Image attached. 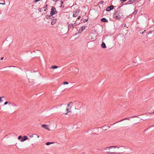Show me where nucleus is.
I'll return each instance as SVG.
<instances>
[{
  "label": "nucleus",
  "mask_w": 154,
  "mask_h": 154,
  "mask_svg": "<svg viewBox=\"0 0 154 154\" xmlns=\"http://www.w3.org/2000/svg\"><path fill=\"white\" fill-rule=\"evenodd\" d=\"M28 139L27 137L26 136H25L22 137V139L20 140L21 142H23L27 140Z\"/></svg>",
  "instance_id": "0eeeda50"
},
{
  "label": "nucleus",
  "mask_w": 154,
  "mask_h": 154,
  "mask_svg": "<svg viewBox=\"0 0 154 154\" xmlns=\"http://www.w3.org/2000/svg\"><path fill=\"white\" fill-rule=\"evenodd\" d=\"M57 11L55 8L54 6L52 7L51 9V11L50 13L51 15L52 16L54 14H57Z\"/></svg>",
  "instance_id": "7ed1b4c3"
},
{
  "label": "nucleus",
  "mask_w": 154,
  "mask_h": 154,
  "mask_svg": "<svg viewBox=\"0 0 154 154\" xmlns=\"http://www.w3.org/2000/svg\"><path fill=\"white\" fill-rule=\"evenodd\" d=\"M4 57H2L1 58V60H2L3 59Z\"/></svg>",
  "instance_id": "58836bf2"
},
{
  "label": "nucleus",
  "mask_w": 154,
  "mask_h": 154,
  "mask_svg": "<svg viewBox=\"0 0 154 154\" xmlns=\"http://www.w3.org/2000/svg\"><path fill=\"white\" fill-rule=\"evenodd\" d=\"M66 110L67 112H66V113H64V114L65 115L67 114L68 112H70L71 111V110L68 108H67L66 109Z\"/></svg>",
  "instance_id": "dca6fc26"
},
{
  "label": "nucleus",
  "mask_w": 154,
  "mask_h": 154,
  "mask_svg": "<svg viewBox=\"0 0 154 154\" xmlns=\"http://www.w3.org/2000/svg\"><path fill=\"white\" fill-rule=\"evenodd\" d=\"M3 97H0V100L2 99V98Z\"/></svg>",
  "instance_id": "79ce46f5"
},
{
  "label": "nucleus",
  "mask_w": 154,
  "mask_h": 154,
  "mask_svg": "<svg viewBox=\"0 0 154 154\" xmlns=\"http://www.w3.org/2000/svg\"><path fill=\"white\" fill-rule=\"evenodd\" d=\"M127 0H121L120 1L122 2V3L123 2H124L125 1H126Z\"/></svg>",
  "instance_id": "72a5a7b5"
},
{
  "label": "nucleus",
  "mask_w": 154,
  "mask_h": 154,
  "mask_svg": "<svg viewBox=\"0 0 154 154\" xmlns=\"http://www.w3.org/2000/svg\"><path fill=\"white\" fill-rule=\"evenodd\" d=\"M131 3H128V4H131Z\"/></svg>",
  "instance_id": "37998d69"
},
{
  "label": "nucleus",
  "mask_w": 154,
  "mask_h": 154,
  "mask_svg": "<svg viewBox=\"0 0 154 154\" xmlns=\"http://www.w3.org/2000/svg\"><path fill=\"white\" fill-rule=\"evenodd\" d=\"M131 117L132 118H134L135 117L139 118V117L138 116H131Z\"/></svg>",
  "instance_id": "393cba45"
},
{
  "label": "nucleus",
  "mask_w": 154,
  "mask_h": 154,
  "mask_svg": "<svg viewBox=\"0 0 154 154\" xmlns=\"http://www.w3.org/2000/svg\"><path fill=\"white\" fill-rule=\"evenodd\" d=\"M101 20L102 22H108V20L105 18H103L101 19Z\"/></svg>",
  "instance_id": "9d476101"
},
{
  "label": "nucleus",
  "mask_w": 154,
  "mask_h": 154,
  "mask_svg": "<svg viewBox=\"0 0 154 154\" xmlns=\"http://www.w3.org/2000/svg\"><path fill=\"white\" fill-rule=\"evenodd\" d=\"M51 15H47L45 16V18L46 19H51V20L52 19V18H53V17H51Z\"/></svg>",
  "instance_id": "9b49d317"
},
{
  "label": "nucleus",
  "mask_w": 154,
  "mask_h": 154,
  "mask_svg": "<svg viewBox=\"0 0 154 154\" xmlns=\"http://www.w3.org/2000/svg\"><path fill=\"white\" fill-rule=\"evenodd\" d=\"M140 33H143V32H140Z\"/></svg>",
  "instance_id": "a18cd8bd"
},
{
  "label": "nucleus",
  "mask_w": 154,
  "mask_h": 154,
  "mask_svg": "<svg viewBox=\"0 0 154 154\" xmlns=\"http://www.w3.org/2000/svg\"><path fill=\"white\" fill-rule=\"evenodd\" d=\"M88 19H84L83 20V21L84 22H87L88 21Z\"/></svg>",
  "instance_id": "412c9836"
},
{
  "label": "nucleus",
  "mask_w": 154,
  "mask_h": 154,
  "mask_svg": "<svg viewBox=\"0 0 154 154\" xmlns=\"http://www.w3.org/2000/svg\"><path fill=\"white\" fill-rule=\"evenodd\" d=\"M137 13V11H134L133 13V14L134 15H135L136 14V13Z\"/></svg>",
  "instance_id": "c85d7f7f"
},
{
  "label": "nucleus",
  "mask_w": 154,
  "mask_h": 154,
  "mask_svg": "<svg viewBox=\"0 0 154 154\" xmlns=\"http://www.w3.org/2000/svg\"><path fill=\"white\" fill-rule=\"evenodd\" d=\"M61 2V5L60 6V8H64V4H63V2L61 0H60Z\"/></svg>",
  "instance_id": "ddd939ff"
},
{
  "label": "nucleus",
  "mask_w": 154,
  "mask_h": 154,
  "mask_svg": "<svg viewBox=\"0 0 154 154\" xmlns=\"http://www.w3.org/2000/svg\"><path fill=\"white\" fill-rule=\"evenodd\" d=\"M125 25H126V24H124L122 25V27H125Z\"/></svg>",
  "instance_id": "e433bc0d"
},
{
  "label": "nucleus",
  "mask_w": 154,
  "mask_h": 154,
  "mask_svg": "<svg viewBox=\"0 0 154 154\" xmlns=\"http://www.w3.org/2000/svg\"><path fill=\"white\" fill-rule=\"evenodd\" d=\"M41 8L38 9V11H41Z\"/></svg>",
  "instance_id": "a19ab883"
},
{
  "label": "nucleus",
  "mask_w": 154,
  "mask_h": 154,
  "mask_svg": "<svg viewBox=\"0 0 154 154\" xmlns=\"http://www.w3.org/2000/svg\"><path fill=\"white\" fill-rule=\"evenodd\" d=\"M9 105V106H10V105L11 106H17V105H16L15 104H14V103H11V102H9L8 103Z\"/></svg>",
  "instance_id": "4468645a"
},
{
  "label": "nucleus",
  "mask_w": 154,
  "mask_h": 154,
  "mask_svg": "<svg viewBox=\"0 0 154 154\" xmlns=\"http://www.w3.org/2000/svg\"><path fill=\"white\" fill-rule=\"evenodd\" d=\"M134 0H130L129 1V2H131L132 3H133L134 2H135L136 1H134Z\"/></svg>",
  "instance_id": "a878e982"
},
{
  "label": "nucleus",
  "mask_w": 154,
  "mask_h": 154,
  "mask_svg": "<svg viewBox=\"0 0 154 154\" xmlns=\"http://www.w3.org/2000/svg\"><path fill=\"white\" fill-rule=\"evenodd\" d=\"M77 10H76L74 12L73 14V17H75L79 15V12L77 11Z\"/></svg>",
  "instance_id": "423d86ee"
},
{
  "label": "nucleus",
  "mask_w": 154,
  "mask_h": 154,
  "mask_svg": "<svg viewBox=\"0 0 154 154\" xmlns=\"http://www.w3.org/2000/svg\"><path fill=\"white\" fill-rule=\"evenodd\" d=\"M53 18V19H52V21L51 22V24L52 25H54L57 21V19H54V17Z\"/></svg>",
  "instance_id": "1a4fd4ad"
},
{
  "label": "nucleus",
  "mask_w": 154,
  "mask_h": 154,
  "mask_svg": "<svg viewBox=\"0 0 154 154\" xmlns=\"http://www.w3.org/2000/svg\"><path fill=\"white\" fill-rule=\"evenodd\" d=\"M47 5H46L45 6V7L44 8L45 9H47Z\"/></svg>",
  "instance_id": "f704fd0d"
},
{
  "label": "nucleus",
  "mask_w": 154,
  "mask_h": 154,
  "mask_svg": "<svg viewBox=\"0 0 154 154\" xmlns=\"http://www.w3.org/2000/svg\"><path fill=\"white\" fill-rule=\"evenodd\" d=\"M128 118H125V119H122V120H121L120 121H119V122H121V121H123V120H125L128 119Z\"/></svg>",
  "instance_id": "cd10ccee"
},
{
  "label": "nucleus",
  "mask_w": 154,
  "mask_h": 154,
  "mask_svg": "<svg viewBox=\"0 0 154 154\" xmlns=\"http://www.w3.org/2000/svg\"><path fill=\"white\" fill-rule=\"evenodd\" d=\"M137 0H134V1H136Z\"/></svg>",
  "instance_id": "c03bdc74"
},
{
  "label": "nucleus",
  "mask_w": 154,
  "mask_h": 154,
  "mask_svg": "<svg viewBox=\"0 0 154 154\" xmlns=\"http://www.w3.org/2000/svg\"><path fill=\"white\" fill-rule=\"evenodd\" d=\"M114 8V6L113 5H111L110 6L108 7L106 9V11H109Z\"/></svg>",
  "instance_id": "39448f33"
},
{
  "label": "nucleus",
  "mask_w": 154,
  "mask_h": 154,
  "mask_svg": "<svg viewBox=\"0 0 154 154\" xmlns=\"http://www.w3.org/2000/svg\"><path fill=\"white\" fill-rule=\"evenodd\" d=\"M29 137L31 138V137H33V135H29Z\"/></svg>",
  "instance_id": "4c0bfd02"
},
{
  "label": "nucleus",
  "mask_w": 154,
  "mask_h": 154,
  "mask_svg": "<svg viewBox=\"0 0 154 154\" xmlns=\"http://www.w3.org/2000/svg\"><path fill=\"white\" fill-rule=\"evenodd\" d=\"M40 0H35L34 2L35 3L37 2H38L39 1H40Z\"/></svg>",
  "instance_id": "c756f323"
},
{
  "label": "nucleus",
  "mask_w": 154,
  "mask_h": 154,
  "mask_svg": "<svg viewBox=\"0 0 154 154\" xmlns=\"http://www.w3.org/2000/svg\"><path fill=\"white\" fill-rule=\"evenodd\" d=\"M75 23L74 24L71 23L69 24L68 25V28L69 30L71 29L72 30L74 28V26H76V25H75Z\"/></svg>",
  "instance_id": "20e7f679"
},
{
  "label": "nucleus",
  "mask_w": 154,
  "mask_h": 154,
  "mask_svg": "<svg viewBox=\"0 0 154 154\" xmlns=\"http://www.w3.org/2000/svg\"><path fill=\"white\" fill-rule=\"evenodd\" d=\"M93 134H96V133H93Z\"/></svg>",
  "instance_id": "09e8293b"
},
{
  "label": "nucleus",
  "mask_w": 154,
  "mask_h": 154,
  "mask_svg": "<svg viewBox=\"0 0 154 154\" xmlns=\"http://www.w3.org/2000/svg\"><path fill=\"white\" fill-rule=\"evenodd\" d=\"M90 38H91V39L92 40H93L94 39V38L93 36L92 35L91 36Z\"/></svg>",
  "instance_id": "b1692460"
},
{
  "label": "nucleus",
  "mask_w": 154,
  "mask_h": 154,
  "mask_svg": "<svg viewBox=\"0 0 154 154\" xmlns=\"http://www.w3.org/2000/svg\"><path fill=\"white\" fill-rule=\"evenodd\" d=\"M103 2H103V1H100V2H99V3H100V4H103Z\"/></svg>",
  "instance_id": "7c9ffc66"
},
{
  "label": "nucleus",
  "mask_w": 154,
  "mask_h": 154,
  "mask_svg": "<svg viewBox=\"0 0 154 154\" xmlns=\"http://www.w3.org/2000/svg\"><path fill=\"white\" fill-rule=\"evenodd\" d=\"M73 104V103H72V102H70L69 103L68 105H67V106L68 107H69V106L70 105V104Z\"/></svg>",
  "instance_id": "4be33fe9"
},
{
  "label": "nucleus",
  "mask_w": 154,
  "mask_h": 154,
  "mask_svg": "<svg viewBox=\"0 0 154 154\" xmlns=\"http://www.w3.org/2000/svg\"><path fill=\"white\" fill-rule=\"evenodd\" d=\"M146 130H145L144 131H146Z\"/></svg>",
  "instance_id": "de8ad7c7"
},
{
  "label": "nucleus",
  "mask_w": 154,
  "mask_h": 154,
  "mask_svg": "<svg viewBox=\"0 0 154 154\" xmlns=\"http://www.w3.org/2000/svg\"><path fill=\"white\" fill-rule=\"evenodd\" d=\"M69 84L68 82H63V85H67V84Z\"/></svg>",
  "instance_id": "aec40b11"
},
{
  "label": "nucleus",
  "mask_w": 154,
  "mask_h": 154,
  "mask_svg": "<svg viewBox=\"0 0 154 154\" xmlns=\"http://www.w3.org/2000/svg\"><path fill=\"white\" fill-rule=\"evenodd\" d=\"M154 126V125H152L150 126L148 128V129H150L151 127H153Z\"/></svg>",
  "instance_id": "473e14b6"
},
{
  "label": "nucleus",
  "mask_w": 154,
  "mask_h": 154,
  "mask_svg": "<svg viewBox=\"0 0 154 154\" xmlns=\"http://www.w3.org/2000/svg\"><path fill=\"white\" fill-rule=\"evenodd\" d=\"M127 4H128L127 3L125 4L126 5H127Z\"/></svg>",
  "instance_id": "8fccbe9b"
},
{
  "label": "nucleus",
  "mask_w": 154,
  "mask_h": 154,
  "mask_svg": "<svg viewBox=\"0 0 154 154\" xmlns=\"http://www.w3.org/2000/svg\"><path fill=\"white\" fill-rule=\"evenodd\" d=\"M72 104H70V105H71H71H72Z\"/></svg>",
  "instance_id": "49530a36"
},
{
  "label": "nucleus",
  "mask_w": 154,
  "mask_h": 154,
  "mask_svg": "<svg viewBox=\"0 0 154 154\" xmlns=\"http://www.w3.org/2000/svg\"><path fill=\"white\" fill-rule=\"evenodd\" d=\"M85 29V26H82L81 27V30L82 31L84 29Z\"/></svg>",
  "instance_id": "a211bd4d"
},
{
  "label": "nucleus",
  "mask_w": 154,
  "mask_h": 154,
  "mask_svg": "<svg viewBox=\"0 0 154 154\" xmlns=\"http://www.w3.org/2000/svg\"><path fill=\"white\" fill-rule=\"evenodd\" d=\"M22 136L21 135H20V136H19V137H18V140H19V139H20L21 138L22 139Z\"/></svg>",
  "instance_id": "5701e85b"
},
{
  "label": "nucleus",
  "mask_w": 154,
  "mask_h": 154,
  "mask_svg": "<svg viewBox=\"0 0 154 154\" xmlns=\"http://www.w3.org/2000/svg\"><path fill=\"white\" fill-rule=\"evenodd\" d=\"M112 148H117L119 149L120 148V147H118L117 146H111L106 147L105 149L106 150V149H108V150H109V151H107L106 152V153L107 154H113L115 153V151H112V150H110V149Z\"/></svg>",
  "instance_id": "f03ea898"
},
{
  "label": "nucleus",
  "mask_w": 154,
  "mask_h": 154,
  "mask_svg": "<svg viewBox=\"0 0 154 154\" xmlns=\"http://www.w3.org/2000/svg\"><path fill=\"white\" fill-rule=\"evenodd\" d=\"M81 18V17L80 16H79V17L78 18H77V19H78V20H79Z\"/></svg>",
  "instance_id": "c9c22d12"
},
{
  "label": "nucleus",
  "mask_w": 154,
  "mask_h": 154,
  "mask_svg": "<svg viewBox=\"0 0 154 154\" xmlns=\"http://www.w3.org/2000/svg\"><path fill=\"white\" fill-rule=\"evenodd\" d=\"M124 11L122 9H120L116 11L114 14L115 15V20H119L124 17Z\"/></svg>",
  "instance_id": "f257e3e1"
},
{
  "label": "nucleus",
  "mask_w": 154,
  "mask_h": 154,
  "mask_svg": "<svg viewBox=\"0 0 154 154\" xmlns=\"http://www.w3.org/2000/svg\"><path fill=\"white\" fill-rule=\"evenodd\" d=\"M2 99L0 100V103L2 102Z\"/></svg>",
  "instance_id": "ea45409f"
},
{
  "label": "nucleus",
  "mask_w": 154,
  "mask_h": 154,
  "mask_svg": "<svg viewBox=\"0 0 154 154\" xmlns=\"http://www.w3.org/2000/svg\"><path fill=\"white\" fill-rule=\"evenodd\" d=\"M41 126L42 127L48 130V131H50V129L48 128V127H47V126H48V125H44L42 124L41 125Z\"/></svg>",
  "instance_id": "6e6552de"
},
{
  "label": "nucleus",
  "mask_w": 154,
  "mask_h": 154,
  "mask_svg": "<svg viewBox=\"0 0 154 154\" xmlns=\"http://www.w3.org/2000/svg\"><path fill=\"white\" fill-rule=\"evenodd\" d=\"M8 103V102L7 101H6L5 103H4V105H7Z\"/></svg>",
  "instance_id": "2f4dec72"
},
{
  "label": "nucleus",
  "mask_w": 154,
  "mask_h": 154,
  "mask_svg": "<svg viewBox=\"0 0 154 154\" xmlns=\"http://www.w3.org/2000/svg\"><path fill=\"white\" fill-rule=\"evenodd\" d=\"M101 47L102 48H106V46L104 42H103L101 45Z\"/></svg>",
  "instance_id": "f8f14e48"
},
{
  "label": "nucleus",
  "mask_w": 154,
  "mask_h": 154,
  "mask_svg": "<svg viewBox=\"0 0 154 154\" xmlns=\"http://www.w3.org/2000/svg\"><path fill=\"white\" fill-rule=\"evenodd\" d=\"M58 66H57L54 65L51 67V68L52 69H56L58 68Z\"/></svg>",
  "instance_id": "2eb2a0df"
},
{
  "label": "nucleus",
  "mask_w": 154,
  "mask_h": 154,
  "mask_svg": "<svg viewBox=\"0 0 154 154\" xmlns=\"http://www.w3.org/2000/svg\"><path fill=\"white\" fill-rule=\"evenodd\" d=\"M4 3H0V5L2 4V5H5V0H4Z\"/></svg>",
  "instance_id": "bb28decb"
},
{
  "label": "nucleus",
  "mask_w": 154,
  "mask_h": 154,
  "mask_svg": "<svg viewBox=\"0 0 154 154\" xmlns=\"http://www.w3.org/2000/svg\"><path fill=\"white\" fill-rule=\"evenodd\" d=\"M53 143H54V142H47L46 143V145H49L51 144H52Z\"/></svg>",
  "instance_id": "f3484780"
},
{
  "label": "nucleus",
  "mask_w": 154,
  "mask_h": 154,
  "mask_svg": "<svg viewBox=\"0 0 154 154\" xmlns=\"http://www.w3.org/2000/svg\"><path fill=\"white\" fill-rule=\"evenodd\" d=\"M148 129V128H147V129H146V130H147V129Z\"/></svg>",
  "instance_id": "3c124183"
},
{
  "label": "nucleus",
  "mask_w": 154,
  "mask_h": 154,
  "mask_svg": "<svg viewBox=\"0 0 154 154\" xmlns=\"http://www.w3.org/2000/svg\"><path fill=\"white\" fill-rule=\"evenodd\" d=\"M152 31L150 30L148 32V33L147 34V35H149L152 32Z\"/></svg>",
  "instance_id": "6ab92c4d"
}]
</instances>
